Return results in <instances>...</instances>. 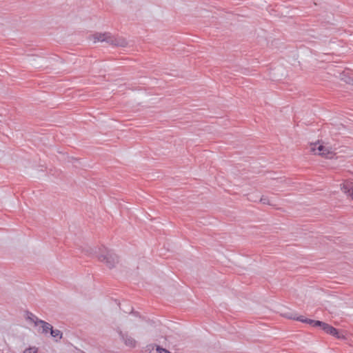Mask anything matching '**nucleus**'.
I'll return each mask as SVG.
<instances>
[{"label":"nucleus","instance_id":"obj_7","mask_svg":"<svg viewBox=\"0 0 353 353\" xmlns=\"http://www.w3.org/2000/svg\"><path fill=\"white\" fill-rule=\"evenodd\" d=\"M341 190L345 194L353 197V184L350 181H346L342 185Z\"/></svg>","mask_w":353,"mask_h":353},{"label":"nucleus","instance_id":"obj_8","mask_svg":"<svg viewBox=\"0 0 353 353\" xmlns=\"http://www.w3.org/2000/svg\"><path fill=\"white\" fill-rule=\"evenodd\" d=\"M50 332L51 336L56 339V341L62 338L63 334L59 330H54L52 327V330H50Z\"/></svg>","mask_w":353,"mask_h":353},{"label":"nucleus","instance_id":"obj_11","mask_svg":"<svg viewBox=\"0 0 353 353\" xmlns=\"http://www.w3.org/2000/svg\"><path fill=\"white\" fill-rule=\"evenodd\" d=\"M260 202H261L263 204L271 205L269 199L267 196H263L260 199Z\"/></svg>","mask_w":353,"mask_h":353},{"label":"nucleus","instance_id":"obj_6","mask_svg":"<svg viewBox=\"0 0 353 353\" xmlns=\"http://www.w3.org/2000/svg\"><path fill=\"white\" fill-rule=\"evenodd\" d=\"M37 323H39V326L40 327L39 332L41 334H47L52 330V325L43 320L37 321Z\"/></svg>","mask_w":353,"mask_h":353},{"label":"nucleus","instance_id":"obj_10","mask_svg":"<svg viewBox=\"0 0 353 353\" xmlns=\"http://www.w3.org/2000/svg\"><path fill=\"white\" fill-rule=\"evenodd\" d=\"M37 348L35 347L26 348L23 353H37Z\"/></svg>","mask_w":353,"mask_h":353},{"label":"nucleus","instance_id":"obj_2","mask_svg":"<svg viewBox=\"0 0 353 353\" xmlns=\"http://www.w3.org/2000/svg\"><path fill=\"white\" fill-rule=\"evenodd\" d=\"M94 43L106 42L107 43L118 47H125L128 44L127 41L119 37H114L110 32L95 33L92 35Z\"/></svg>","mask_w":353,"mask_h":353},{"label":"nucleus","instance_id":"obj_5","mask_svg":"<svg viewBox=\"0 0 353 353\" xmlns=\"http://www.w3.org/2000/svg\"><path fill=\"white\" fill-rule=\"evenodd\" d=\"M120 336L126 346L134 347L136 345V341L127 334H123L121 332L119 333Z\"/></svg>","mask_w":353,"mask_h":353},{"label":"nucleus","instance_id":"obj_9","mask_svg":"<svg viewBox=\"0 0 353 353\" xmlns=\"http://www.w3.org/2000/svg\"><path fill=\"white\" fill-rule=\"evenodd\" d=\"M27 319L34 323V326H39V323L37 321H40L41 320L38 319L34 314L31 312L27 313Z\"/></svg>","mask_w":353,"mask_h":353},{"label":"nucleus","instance_id":"obj_3","mask_svg":"<svg viewBox=\"0 0 353 353\" xmlns=\"http://www.w3.org/2000/svg\"><path fill=\"white\" fill-rule=\"evenodd\" d=\"M99 261L105 263L106 266L112 269L119 263L118 256L112 250H105L104 252L98 256Z\"/></svg>","mask_w":353,"mask_h":353},{"label":"nucleus","instance_id":"obj_4","mask_svg":"<svg viewBox=\"0 0 353 353\" xmlns=\"http://www.w3.org/2000/svg\"><path fill=\"white\" fill-rule=\"evenodd\" d=\"M310 146L311 151L315 154H319L327 159H331L333 157L332 151L330 148L319 144V142L312 143Z\"/></svg>","mask_w":353,"mask_h":353},{"label":"nucleus","instance_id":"obj_1","mask_svg":"<svg viewBox=\"0 0 353 353\" xmlns=\"http://www.w3.org/2000/svg\"><path fill=\"white\" fill-rule=\"evenodd\" d=\"M283 316L290 319L296 320L303 323L311 325L313 327H320L325 333L335 336L337 339H341L343 336L339 331L332 325L320 321H315L310 319L305 318L303 316H297L296 314L288 312Z\"/></svg>","mask_w":353,"mask_h":353}]
</instances>
